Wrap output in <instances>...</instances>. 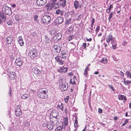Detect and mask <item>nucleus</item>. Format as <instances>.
<instances>
[{
	"mask_svg": "<svg viewBox=\"0 0 131 131\" xmlns=\"http://www.w3.org/2000/svg\"><path fill=\"white\" fill-rule=\"evenodd\" d=\"M63 120L64 122L63 123H64V125L65 126H67L68 122V119L67 117H66V118H64L63 119Z\"/></svg>",
	"mask_w": 131,
	"mask_h": 131,
	"instance_id": "29",
	"label": "nucleus"
},
{
	"mask_svg": "<svg viewBox=\"0 0 131 131\" xmlns=\"http://www.w3.org/2000/svg\"><path fill=\"white\" fill-rule=\"evenodd\" d=\"M37 95L38 96L41 98L46 99L48 96L47 90L43 89L42 90L40 89L37 92Z\"/></svg>",
	"mask_w": 131,
	"mask_h": 131,
	"instance_id": "1",
	"label": "nucleus"
},
{
	"mask_svg": "<svg viewBox=\"0 0 131 131\" xmlns=\"http://www.w3.org/2000/svg\"><path fill=\"white\" fill-rule=\"evenodd\" d=\"M99 73L97 71H96L94 73V74H97Z\"/></svg>",
	"mask_w": 131,
	"mask_h": 131,
	"instance_id": "59",
	"label": "nucleus"
},
{
	"mask_svg": "<svg viewBox=\"0 0 131 131\" xmlns=\"http://www.w3.org/2000/svg\"><path fill=\"white\" fill-rule=\"evenodd\" d=\"M108 86L110 87V88L112 89V90L114 91V89L112 85H111L110 84L108 85Z\"/></svg>",
	"mask_w": 131,
	"mask_h": 131,
	"instance_id": "49",
	"label": "nucleus"
},
{
	"mask_svg": "<svg viewBox=\"0 0 131 131\" xmlns=\"http://www.w3.org/2000/svg\"><path fill=\"white\" fill-rule=\"evenodd\" d=\"M105 61V59L104 58H102L100 60V62L104 63V62Z\"/></svg>",
	"mask_w": 131,
	"mask_h": 131,
	"instance_id": "41",
	"label": "nucleus"
},
{
	"mask_svg": "<svg viewBox=\"0 0 131 131\" xmlns=\"http://www.w3.org/2000/svg\"><path fill=\"white\" fill-rule=\"evenodd\" d=\"M37 50L34 49L30 50L29 52L28 55L31 58L33 59L38 56Z\"/></svg>",
	"mask_w": 131,
	"mask_h": 131,
	"instance_id": "4",
	"label": "nucleus"
},
{
	"mask_svg": "<svg viewBox=\"0 0 131 131\" xmlns=\"http://www.w3.org/2000/svg\"><path fill=\"white\" fill-rule=\"evenodd\" d=\"M118 119V118L117 117H114V120L115 121H116Z\"/></svg>",
	"mask_w": 131,
	"mask_h": 131,
	"instance_id": "57",
	"label": "nucleus"
},
{
	"mask_svg": "<svg viewBox=\"0 0 131 131\" xmlns=\"http://www.w3.org/2000/svg\"><path fill=\"white\" fill-rule=\"evenodd\" d=\"M113 14V12H111V14L109 15V18H108V19H109V20H110V19H111L112 18Z\"/></svg>",
	"mask_w": 131,
	"mask_h": 131,
	"instance_id": "36",
	"label": "nucleus"
},
{
	"mask_svg": "<svg viewBox=\"0 0 131 131\" xmlns=\"http://www.w3.org/2000/svg\"><path fill=\"white\" fill-rule=\"evenodd\" d=\"M7 43L8 45L11 44L12 40V38L11 37H7L6 39Z\"/></svg>",
	"mask_w": 131,
	"mask_h": 131,
	"instance_id": "23",
	"label": "nucleus"
},
{
	"mask_svg": "<svg viewBox=\"0 0 131 131\" xmlns=\"http://www.w3.org/2000/svg\"><path fill=\"white\" fill-rule=\"evenodd\" d=\"M98 112L99 113H102V110L101 109L99 108L98 109Z\"/></svg>",
	"mask_w": 131,
	"mask_h": 131,
	"instance_id": "48",
	"label": "nucleus"
},
{
	"mask_svg": "<svg viewBox=\"0 0 131 131\" xmlns=\"http://www.w3.org/2000/svg\"><path fill=\"white\" fill-rule=\"evenodd\" d=\"M74 38V35H71L69 37L68 39L69 41L71 40Z\"/></svg>",
	"mask_w": 131,
	"mask_h": 131,
	"instance_id": "35",
	"label": "nucleus"
},
{
	"mask_svg": "<svg viewBox=\"0 0 131 131\" xmlns=\"http://www.w3.org/2000/svg\"><path fill=\"white\" fill-rule=\"evenodd\" d=\"M100 29V27L99 26H98L97 27H96V30H95V32L96 34H97V32L99 31Z\"/></svg>",
	"mask_w": 131,
	"mask_h": 131,
	"instance_id": "38",
	"label": "nucleus"
},
{
	"mask_svg": "<svg viewBox=\"0 0 131 131\" xmlns=\"http://www.w3.org/2000/svg\"><path fill=\"white\" fill-rule=\"evenodd\" d=\"M79 2L78 1H76L74 2V5L75 8V9H77L79 6Z\"/></svg>",
	"mask_w": 131,
	"mask_h": 131,
	"instance_id": "28",
	"label": "nucleus"
},
{
	"mask_svg": "<svg viewBox=\"0 0 131 131\" xmlns=\"http://www.w3.org/2000/svg\"><path fill=\"white\" fill-rule=\"evenodd\" d=\"M84 74L85 75L86 77L88 76L87 75V70H85L84 72Z\"/></svg>",
	"mask_w": 131,
	"mask_h": 131,
	"instance_id": "45",
	"label": "nucleus"
},
{
	"mask_svg": "<svg viewBox=\"0 0 131 131\" xmlns=\"http://www.w3.org/2000/svg\"><path fill=\"white\" fill-rule=\"evenodd\" d=\"M0 18L2 19L4 21L6 20V18L5 15L3 12H1L0 13Z\"/></svg>",
	"mask_w": 131,
	"mask_h": 131,
	"instance_id": "22",
	"label": "nucleus"
},
{
	"mask_svg": "<svg viewBox=\"0 0 131 131\" xmlns=\"http://www.w3.org/2000/svg\"><path fill=\"white\" fill-rule=\"evenodd\" d=\"M67 68H65L63 66L60 67L59 69H57V72L60 73L64 72H67Z\"/></svg>",
	"mask_w": 131,
	"mask_h": 131,
	"instance_id": "11",
	"label": "nucleus"
},
{
	"mask_svg": "<svg viewBox=\"0 0 131 131\" xmlns=\"http://www.w3.org/2000/svg\"><path fill=\"white\" fill-rule=\"evenodd\" d=\"M29 94H23L21 96V98L23 99H26L28 97Z\"/></svg>",
	"mask_w": 131,
	"mask_h": 131,
	"instance_id": "32",
	"label": "nucleus"
},
{
	"mask_svg": "<svg viewBox=\"0 0 131 131\" xmlns=\"http://www.w3.org/2000/svg\"><path fill=\"white\" fill-rule=\"evenodd\" d=\"M16 5L15 4H13L12 5V6L13 7H15L16 6Z\"/></svg>",
	"mask_w": 131,
	"mask_h": 131,
	"instance_id": "61",
	"label": "nucleus"
},
{
	"mask_svg": "<svg viewBox=\"0 0 131 131\" xmlns=\"http://www.w3.org/2000/svg\"><path fill=\"white\" fill-rule=\"evenodd\" d=\"M86 43H83L82 46L84 48L83 49H85L86 48Z\"/></svg>",
	"mask_w": 131,
	"mask_h": 131,
	"instance_id": "46",
	"label": "nucleus"
},
{
	"mask_svg": "<svg viewBox=\"0 0 131 131\" xmlns=\"http://www.w3.org/2000/svg\"><path fill=\"white\" fill-rule=\"evenodd\" d=\"M103 44L105 47H106L107 46V44L106 43H104Z\"/></svg>",
	"mask_w": 131,
	"mask_h": 131,
	"instance_id": "58",
	"label": "nucleus"
},
{
	"mask_svg": "<svg viewBox=\"0 0 131 131\" xmlns=\"http://www.w3.org/2000/svg\"><path fill=\"white\" fill-rule=\"evenodd\" d=\"M74 126L75 127H77V126H78V124H74Z\"/></svg>",
	"mask_w": 131,
	"mask_h": 131,
	"instance_id": "60",
	"label": "nucleus"
},
{
	"mask_svg": "<svg viewBox=\"0 0 131 131\" xmlns=\"http://www.w3.org/2000/svg\"><path fill=\"white\" fill-rule=\"evenodd\" d=\"M92 39L91 38H90L89 39H88L86 38V40L88 41H91L92 40Z\"/></svg>",
	"mask_w": 131,
	"mask_h": 131,
	"instance_id": "53",
	"label": "nucleus"
},
{
	"mask_svg": "<svg viewBox=\"0 0 131 131\" xmlns=\"http://www.w3.org/2000/svg\"><path fill=\"white\" fill-rule=\"evenodd\" d=\"M32 70L35 74L38 75H40L42 71L41 69L38 66L34 67L32 69Z\"/></svg>",
	"mask_w": 131,
	"mask_h": 131,
	"instance_id": "6",
	"label": "nucleus"
},
{
	"mask_svg": "<svg viewBox=\"0 0 131 131\" xmlns=\"http://www.w3.org/2000/svg\"><path fill=\"white\" fill-rule=\"evenodd\" d=\"M59 5H58V4H52L51 6L53 8H54L57 9V8L59 7Z\"/></svg>",
	"mask_w": 131,
	"mask_h": 131,
	"instance_id": "27",
	"label": "nucleus"
},
{
	"mask_svg": "<svg viewBox=\"0 0 131 131\" xmlns=\"http://www.w3.org/2000/svg\"><path fill=\"white\" fill-rule=\"evenodd\" d=\"M128 128L129 129H130L131 128V124L130 125H129V126H128Z\"/></svg>",
	"mask_w": 131,
	"mask_h": 131,
	"instance_id": "64",
	"label": "nucleus"
},
{
	"mask_svg": "<svg viewBox=\"0 0 131 131\" xmlns=\"http://www.w3.org/2000/svg\"><path fill=\"white\" fill-rule=\"evenodd\" d=\"M51 17L49 15H45L43 16L41 19L43 23L46 24H47L50 23Z\"/></svg>",
	"mask_w": 131,
	"mask_h": 131,
	"instance_id": "5",
	"label": "nucleus"
},
{
	"mask_svg": "<svg viewBox=\"0 0 131 131\" xmlns=\"http://www.w3.org/2000/svg\"><path fill=\"white\" fill-rule=\"evenodd\" d=\"M108 37V38H106V42L109 45L110 42L111 41V43L112 44L113 48L114 49H115L116 48V43L114 38L113 37L112 35H109V36Z\"/></svg>",
	"mask_w": 131,
	"mask_h": 131,
	"instance_id": "2",
	"label": "nucleus"
},
{
	"mask_svg": "<svg viewBox=\"0 0 131 131\" xmlns=\"http://www.w3.org/2000/svg\"><path fill=\"white\" fill-rule=\"evenodd\" d=\"M56 13L59 16H61L63 15V12L62 10L58 9L56 10Z\"/></svg>",
	"mask_w": 131,
	"mask_h": 131,
	"instance_id": "19",
	"label": "nucleus"
},
{
	"mask_svg": "<svg viewBox=\"0 0 131 131\" xmlns=\"http://www.w3.org/2000/svg\"><path fill=\"white\" fill-rule=\"evenodd\" d=\"M51 114L56 119H57L58 116L59 115L58 111L55 110L52 111L51 113Z\"/></svg>",
	"mask_w": 131,
	"mask_h": 131,
	"instance_id": "14",
	"label": "nucleus"
},
{
	"mask_svg": "<svg viewBox=\"0 0 131 131\" xmlns=\"http://www.w3.org/2000/svg\"><path fill=\"white\" fill-rule=\"evenodd\" d=\"M62 129V128L61 126L58 127L56 128V131H60Z\"/></svg>",
	"mask_w": 131,
	"mask_h": 131,
	"instance_id": "42",
	"label": "nucleus"
},
{
	"mask_svg": "<svg viewBox=\"0 0 131 131\" xmlns=\"http://www.w3.org/2000/svg\"><path fill=\"white\" fill-rule=\"evenodd\" d=\"M118 98V99L120 100H124L125 101H126V97L124 95H119Z\"/></svg>",
	"mask_w": 131,
	"mask_h": 131,
	"instance_id": "24",
	"label": "nucleus"
},
{
	"mask_svg": "<svg viewBox=\"0 0 131 131\" xmlns=\"http://www.w3.org/2000/svg\"><path fill=\"white\" fill-rule=\"evenodd\" d=\"M107 62V60L106 59V58L105 59V61H104V64H106Z\"/></svg>",
	"mask_w": 131,
	"mask_h": 131,
	"instance_id": "51",
	"label": "nucleus"
},
{
	"mask_svg": "<svg viewBox=\"0 0 131 131\" xmlns=\"http://www.w3.org/2000/svg\"><path fill=\"white\" fill-rule=\"evenodd\" d=\"M46 2V0H37V4L39 6L45 5Z\"/></svg>",
	"mask_w": 131,
	"mask_h": 131,
	"instance_id": "8",
	"label": "nucleus"
},
{
	"mask_svg": "<svg viewBox=\"0 0 131 131\" xmlns=\"http://www.w3.org/2000/svg\"><path fill=\"white\" fill-rule=\"evenodd\" d=\"M61 58H60L59 56H57L55 58V59L56 61H57L58 63V64L59 65H63L64 62L63 61H61Z\"/></svg>",
	"mask_w": 131,
	"mask_h": 131,
	"instance_id": "9",
	"label": "nucleus"
},
{
	"mask_svg": "<svg viewBox=\"0 0 131 131\" xmlns=\"http://www.w3.org/2000/svg\"><path fill=\"white\" fill-rule=\"evenodd\" d=\"M124 82H123L126 85H128V83L129 81H126L125 80V79H124Z\"/></svg>",
	"mask_w": 131,
	"mask_h": 131,
	"instance_id": "47",
	"label": "nucleus"
},
{
	"mask_svg": "<svg viewBox=\"0 0 131 131\" xmlns=\"http://www.w3.org/2000/svg\"><path fill=\"white\" fill-rule=\"evenodd\" d=\"M3 11L5 12L6 14L7 15H10L12 13L10 8L6 6L3 7Z\"/></svg>",
	"mask_w": 131,
	"mask_h": 131,
	"instance_id": "7",
	"label": "nucleus"
},
{
	"mask_svg": "<svg viewBox=\"0 0 131 131\" xmlns=\"http://www.w3.org/2000/svg\"><path fill=\"white\" fill-rule=\"evenodd\" d=\"M69 98V96H67L66 98H64V100L66 103L68 101Z\"/></svg>",
	"mask_w": 131,
	"mask_h": 131,
	"instance_id": "39",
	"label": "nucleus"
},
{
	"mask_svg": "<svg viewBox=\"0 0 131 131\" xmlns=\"http://www.w3.org/2000/svg\"><path fill=\"white\" fill-rule=\"evenodd\" d=\"M125 75H127L128 77H129L130 79H131V73L129 71H127L126 72Z\"/></svg>",
	"mask_w": 131,
	"mask_h": 131,
	"instance_id": "30",
	"label": "nucleus"
},
{
	"mask_svg": "<svg viewBox=\"0 0 131 131\" xmlns=\"http://www.w3.org/2000/svg\"><path fill=\"white\" fill-rule=\"evenodd\" d=\"M59 2L58 3V5L60 6H61L64 7L66 5V0H59Z\"/></svg>",
	"mask_w": 131,
	"mask_h": 131,
	"instance_id": "12",
	"label": "nucleus"
},
{
	"mask_svg": "<svg viewBox=\"0 0 131 131\" xmlns=\"http://www.w3.org/2000/svg\"><path fill=\"white\" fill-rule=\"evenodd\" d=\"M15 76V73L14 72H11L9 75V78L12 80H14Z\"/></svg>",
	"mask_w": 131,
	"mask_h": 131,
	"instance_id": "20",
	"label": "nucleus"
},
{
	"mask_svg": "<svg viewBox=\"0 0 131 131\" xmlns=\"http://www.w3.org/2000/svg\"><path fill=\"white\" fill-rule=\"evenodd\" d=\"M20 105H18L15 111V114L16 116H18L21 114L22 112L20 108Z\"/></svg>",
	"mask_w": 131,
	"mask_h": 131,
	"instance_id": "10",
	"label": "nucleus"
},
{
	"mask_svg": "<svg viewBox=\"0 0 131 131\" xmlns=\"http://www.w3.org/2000/svg\"><path fill=\"white\" fill-rule=\"evenodd\" d=\"M63 21V19L61 17H58L56 20L57 23L58 24H61Z\"/></svg>",
	"mask_w": 131,
	"mask_h": 131,
	"instance_id": "21",
	"label": "nucleus"
},
{
	"mask_svg": "<svg viewBox=\"0 0 131 131\" xmlns=\"http://www.w3.org/2000/svg\"><path fill=\"white\" fill-rule=\"evenodd\" d=\"M45 38L44 39V41L45 43H49L51 42V40L46 36H45Z\"/></svg>",
	"mask_w": 131,
	"mask_h": 131,
	"instance_id": "26",
	"label": "nucleus"
},
{
	"mask_svg": "<svg viewBox=\"0 0 131 131\" xmlns=\"http://www.w3.org/2000/svg\"><path fill=\"white\" fill-rule=\"evenodd\" d=\"M12 22L11 20H9L7 22V24L8 25H12Z\"/></svg>",
	"mask_w": 131,
	"mask_h": 131,
	"instance_id": "43",
	"label": "nucleus"
},
{
	"mask_svg": "<svg viewBox=\"0 0 131 131\" xmlns=\"http://www.w3.org/2000/svg\"><path fill=\"white\" fill-rule=\"evenodd\" d=\"M94 19L92 18V23L91 24V28L90 29L91 30H93V25H94Z\"/></svg>",
	"mask_w": 131,
	"mask_h": 131,
	"instance_id": "33",
	"label": "nucleus"
},
{
	"mask_svg": "<svg viewBox=\"0 0 131 131\" xmlns=\"http://www.w3.org/2000/svg\"><path fill=\"white\" fill-rule=\"evenodd\" d=\"M23 62V61L19 58L16 59L15 61L16 65L19 67L21 66Z\"/></svg>",
	"mask_w": 131,
	"mask_h": 131,
	"instance_id": "13",
	"label": "nucleus"
},
{
	"mask_svg": "<svg viewBox=\"0 0 131 131\" xmlns=\"http://www.w3.org/2000/svg\"><path fill=\"white\" fill-rule=\"evenodd\" d=\"M61 38V34H57L55 35L54 36L53 39L54 40H56L57 41H58Z\"/></svg>",
	"mask_w": 131,
	"mask_h": 131,
	"instance_id": "17",
	"label": "nucleus"
},
{
	"mask_svg": "<svg viewBox=\"0 0 131 131\" xmlns=\"http://www.w3.org/2000/svg\"><path fill=\"white\" fill-rule=\"evenodd\" d=\"M102 34V33H100V34H98V36L99 37L100 36H101V35Z\"/></svg>",
	"mask_w": 131,
	"mask_h": 131,
	"instance_id": "63",
	"label": "nucleus"
},
{
	"mask_svg": "<svg viewBox=\"0 0 131 131\" xmlns=\"http://www.w3.org/2000/svg\"><path fill=\"white\" fill-rule=\"evenodd\" d=\"M18 42L19 43L20 45L21 46H22L24 44V42L23 40V39L22 37L21 36H19L17 38Z\"/></svg>",
	"mask_w": 131,
	"mask_h": 131,
	"instance_id": "16",
	"label": "nucleus"
},
{
	"mask_svg": "<svg viewBox=\"0 0 131 131\" xmlns=\"http://www.w3.org/2000/svg\"><path fill=\"white\" fill-rule=\"evenodd\" d=\"M62 55L67 54V52L65 50H62L61 52Z\"/></svg>",
	"mask_w": 131,
	"mask_h": 131,
	"instance_id": "40",
	"label": "nucleus"
},
{
	"mask_svg": "<svg viewBox=\"0 0 131 131\" xmlns=\"http://www.w3.org/2000/svg\"><path fill=\"white\" fill-rule=\"evenodd\" d=\"M128 122V121L127 119H126L124 122L123 123L122 125V126H125L126 124Z\"/></svg>",
	"mask_w": 131,
	"mask_h": 131,
	"instance_id": "37",
	"label": "nucleus"
},
{
	"mask_svg": "<svg viewBox=\"0 0 131 131\" xmlns=\"http://www.w3.org/2000/svg\"><path fill=\"white\" fill-rule=\"evenodd\" d=\"M53 48L55 50L56 52L57 53L59 52L61 50V47L58 45H54Z\"/></svg>",
	"mask_w": 131,
	"mask_h": 131,
	"instance_id": "15",
	"label": "nucleus"
},
{
	"mask_svg": "<svg viewBox=\"0 0 131 131\" xmlns=\"http://www.w3.org/2000/svg\"><path fill=\"white\" fill-rule=\"evenodd\" d=\"M9 92L8 93V94L9 95H10L11 93V87H10V88L9 90Z\"/></svg>",
	"mask_w": 131,
	"mask_h": 131,
	"instance_id": "50",
	"label": "nucleus"
},
{
	"mask_svg": "<svg viewBox=\"0 0 131 131\" xmlns=\"http://www.w3.org/2000/svg\"><path fill=\"white\" fill-rule=\"evenodd\" d=\"M85 70H87V71H88V70H89V67L87 66L85 68Z\"/></svg>",
	"mask_w": 131,
	"mask_h": 131,
	"instance_id": "55",
	"label": "nucleus"
},
{
	"mask_svg": "<svg viewBox=\"0 0 131 131\" xmlns=\"http://www.w3.org/2000/svg\"><path fill=\"white\" fill-rule=\"evenodd\" d=\"M59 86L62 91L66 90L68 88V85L65 82H63L62 80H60L59 81Z\"/></svg>",
	"mask_w": 131,
	"mask_h": 131,
	"instance_id": "3",
	"label": "nucleus"
},
{
	"mask_svg": "<svg viewBox=\"0 0 131 131\" xmlns=\"http://www.w3.org/2000/svg\"><path fill=\"white\" fill-rule=\"evenodd\" d=\"M13 129V127H9L8 130L9 131H12Z\"/></svg>",
	"mask_w": 131,
	"mask_h": 131,
	"instance_id": "52",
	"label": "nucleus"
},
{
	"mask_svg": "<svg viewBox=\"0 0 131 131\" xmlns=\"http://www.w3.org/2000/svg\"><path fill=\"white\" fill-rule=\"evenodd\" d=\"M54 123V122H53L52 124V125L49 124H48L47 125V127L49 130H51L53 129V125H54V126H55L56 125V124Z\"/></svg>",
	"mask_w": 131,
	"mask_h": 131,
	"instance_id": "25",
	"label": "nucleus"
},
{
	"mask_svg": "<svg viewBox=\"0 0 131 131\" xmlns=\"http://www.w3.org/2000/svg\"><path fill=\"white\" fill-rule=\"evenodd\" d=\"M3 21L2 20V19L0 18V24H1L2 23Z\"/></svg>",
	"mask_w": 131,
	"mask_h": 131,
	"instance_id": "62",
	"label": "nucleus"
},
{
	"mask_svg": "<svg viewBox=\"0 0 131 131\" xmlns=\"http://www.w3.org/2000/svg\"><path fill=\"white\" fill-rule=\"evenodd\" d=\"M120 74L121 75H122L123 76L124 75V73H123L122 71H120Z\"/></svg>",
	"mask_w": 131,
	"mask_h": 131,
	"instance_id": "56",
	"label": "nucleus"
},
{
	"mask_svg": "<svg viewBox=\"0 0 131 131\" xmlns=\"http://www.w3.org/2000/svg\"><path fill=\"white\" fill-rule=\"evenodd\" d=\"M67 56V54L62 55V58L64 59H66Z\"/></svg>",
	"mask_w": 131,
	"mask_h": 131,
	"instance_id": "44",
	"label": "nucleus"
},
{
	"mask_svg": "<svg viewBox=\"0 0 131 131\" xmlns=\"http://www.w3.org/2000/svg\"><path fill=\"white\" fill-rule=\"evenodd\" d=\"M52 7L51 5L50 4H47L45 7L44 8L46 11V10L48 12L52 10Z\"/></svg>",
	"mask_w": 131,
	"mask_h": 131,
	"instance_id": "18",
	"label": "nucleus"
},
{
	"mask_svg": "<svg viewBox=\"0 0 131 131\" xmlns=\"http://www.w3.org/2000/svg\"><path fill=\"white\" fill-rule=\"evenodd\" d=\"M75 122L74 123V124H78V121L77 120V118H75Z\"/></svg>",
	"mask_w": 131,
	"mask_h": 131,
	"instance_id": "54",
	"label": "nucleus"
},
{
	"mask_svg": "<svg viewBox=\"0 0 131 131\" xmlns=\"http://www.w3.org/2000/svg\"><path fill=\"white\" fill-rule=\"evenodd\" d=\"M58 106L59 108L62 111H63V105L62 103H59Z\"/></svg>",
	"mask_w": 131,
	"mask_h": 131,
	"instance_id": "31",
	"label": "nucleus"
},
{
	"mask_svg": "<svg viewBox=\"0 0 131 131\" xmlns=\"http://www.w3.org/2000/svg\"><path fill=\"white\" fill-rule=\"evenodd\" d=\"M112 6V5H111L110 7L106 10V12L107 13H109L110 12L111 9V6Z\"/></svg>",
	"mask_w": 131,
	"mask_h": 131,
	"instance_id": "34",
	"label": "nucleus"
}]
</instances>
